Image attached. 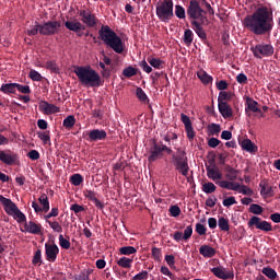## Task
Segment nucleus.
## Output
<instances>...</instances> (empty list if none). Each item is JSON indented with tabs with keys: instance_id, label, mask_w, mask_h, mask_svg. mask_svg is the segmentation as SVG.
<instances>
[{
	"instance_id": "1a4fd4ad",
	"label": "nucleus",
	"mask_w": 280,
	"mask_h": 280,
	"mask_svg": "<svg viewBox=\"0 0 280 280\" xmlns=\"http://www.w3.org/2000/svg\"><path fill=\"white\" fill-rule=\"evenodd\" d=\"M186 12L189 19H192V21H198V19L203 21L205 15L202 14H206V11L200 8V2H198V0H190Z\"/></svg>"
},
{
	"instance_id": "6e6552de",
	"label": "nucleus",
	"mask_w": 280,
	"mask_h": 280,
	"mask_svg": "<svg viewBox=\"0 0 280 280\" xmlns=\"http://www.w3.org/2000/svg\"><path fill=\"white\" fill-rule=\"evenodd\" d=\"M250 51L254 54V58L261 60V58H270L275 55V47L272 44H258L250 48Z\"/></svg>"
},
{
	"instance_id": "58836bf2",
	"label": "nucleus",
	"mask_w": 280,
	"mask_h": 280,
	"mask_svg": "<svg viewBox=\"0 0 280 280\" xmlns=\"http://www.w3.org/2000/svg\"><path fill=\"white\" fill-rule=\"evenodd\" d=\"M75 126V116L69 115L63 119V128L71 130Z\"/></svg>"
},
{
	"instance_id": "a878e982",
	"label": "nucleus",
	"mask_w": 280,
	"mask_h": 280,
	"mask_svg": "<svg viewBox=\"0 0 280 280\" xmlns=\"http://www.w3.org/2000/svg\"><path fill=\"white\" fill-rule=\"evenodd\" d=\"M207 176L208 178H211V180H220L222 179V173H220V170L215 166H207Z\"/></svg>"
},
{
	"instance_id": "c9c22d12",
	"label": "nucleus",
	"mask_w": 280,
	"mask_h": 280,
	"mask_svg": "<svg viewBox=\"0 0 280 280\" xmlns=\"http://www.w3.org/2000/svg\"><path fill=\"white\" fill-rule=\"evenodd\" d=\"M218 226L221 231H230L231 230V225H229V219L221 217L218 220Z\"/></svg>"
},
{
	"instance_id": "423d86ee",
	"label": "nucleus",
	"mask_w": 280,
	"mask_h": 280,
	"mask_svg": "<svg viewBox=\"0 0 280 280\" xmlns=\"http://www.w3.org/2000/svg\"><path fill=\"white\" fill-rule=\"evenodd\" d=\"M0 203L4 207L5 213L8 215H13L14 220L18 222H25L27 220L25 214L19 210V207L12 199H8L3 197V195H0Z\"/></svg>"
},
{
	"instance_id": "a211bd4d",
	"label": "nucleus",
	"mask_w": 280,
	"mask_h": 280,
	"mask_svg": "<svg viewBox=\"0 0 280 280\" xmlns=\"http://www.w3.org/2000/svg\"><path fill=\"white\" fill-rule=\"evenodd\" d=\"M88 141L91 142H97V141H104L108 135L106 133V130L104 129H93L88 133Z\"/></svg>"
},
{
	"instance_id": "0eeeda50",
	"label": "nucleus",
	"mask_w": 280,
	"mask_h": 280,
	"mask_svg": "<svg viewBox=\"0 0 280 280\" xmlns=\"http://www.w3.org/2000/svg\"><path fill=\"white\" fill-rule=\"evenodd\" d=\"M163 152L172 154V148L163 144V142H158L156 139H153L152 147L149 150L148 161L149 163H154L159 159H163Z\"/></svg>"
},
{
	"instance_id": "a19ab883",
	"label": "nucleus",
	"mask_w": 280,
	"mask_h": 280,
	"mask_svg": "<svg viewBox=\"0 0 280 280\" xmlns=\"http://www.w3.org/2000/svg\"><path fill=\"white\" fill-rule=\"evenodd\" d=\"M33 266H40L43 264V252L37 249L32 259Z\"/></svg>"
},
{
	"instance_id": "393cba45",
	"label": "nucleus",
	"mask_w": 280,
	"mask_h": 280,
	"mask_svg": "<svg viewBox=\"0 0 280 280\" xmlns=\"http://www.w3.org/2000/svg\"><path fill=\"white\" fill-rule=\"evenodd\" d=\"M259 103H257V101L247 97L246 100V108H245V113L248 115V110H250V113H261V108L257 107Z\"/></svg>"
},
{
	"instance_id": "ddd939ff",
	"label": "nucleus",
	"mask_w": 280,
	"mask_h": 280,
	"mask_svg": "<svg viewBox=\"0 0 280 280\" xmlns=\"http://www.w3.org/2000/svg\"><path fill=\"white\" fill-rule=\"evenodd\" d=\"M79 16H81V21L86 27H95L97 25V18L91 11L81 10Z\"/></svg>"
},
{
	"instance_id": "4d7b16f0",
	"label": "nucleus",
	"mask_w": 280,
	"mask_h": 280,
	"mask_svg": "<svg viewBox=\"0 0 280 280\" xmlns=\"http://www.w3.org/2000/svg\"><path fill=\"white\" fill-rule=\"evenodd\" d=\"M136 73H137V68H132L130 66L122 70V75H125V78H133Z\"/></svg>"
},
{
	"instance_id": "9d476101",
	"label": "nucleus",
	"mask_w": 280,
	"mask_h": 280,
	"mask_svg": "<svg viewBox=\"0 0 280 280\" xmlns=\"http://www.w3.org/2000/svg\"><path fill=\"white\" fill-rule=\"evenodd\" d=\"M40 36H55L60 32V27H62L61 21H48L44 24H40Z\"/></svg>"
},
{
	"instance_id": "72a5a7b5",
	"label": "nucleus",
	"mask_w": 280,
	"mask_h": 280,
	"mask_svg": "<svg viewBox=\"0 0 280 280\" xmlns=\"http://www.w3.org/2000/svg\"><path fill=\"white\" fill-rule=\"evenodd\" d=\"M136 96L138 97L139 102H143V104H150V98L148 94L141 88L136 89Z\"/></svg>"
},
{
	"instance_id": "f8f14e48",
	"label": "nucleus",
	"mask_w": 280,
	"mask_h": 280,
	"mask_svg": "<svg viewBox=\"0 0 280 280\" xmlns=\"http://www.w3.org/2000/svg\"><path fill=\"white\" fill-rule=\"evenodd\" d=\"M63 25L69 30V32H74L79 38L84 36V30H86V25L82 24L80 21H66Z\"/></svg>"
},
{
	"instance_id": "7ed1b4c3",
	"label": "nucleus",
	"mask_w": 280,
	"mask_h": 280,
	"mask_svg": "<svg viewBox=\"0 0 280 280\" xmlns=\"http://www.w3.org/2000/svg\"><path fill=\"white\" fill-rule=\"evenodd\" d=\"M98 38L100 40H103V43L113 49L115 54H124L125 45L124 40L110 26L108 25H102L98 31Z\"/></svg>"
},
{
	"instance_id": "f257e3e1",
	"label": "nucleus",
	"mask_w": 280,
	"mask_h": 280,
	"mask_svg": "<svg viewBox=\"0 0 280 280\" xmlns=\"http://www.w3.org/2000/svg\"><path fill=\"white\" fill-rule=\"evenodd\" d=\"M243 27L255 36L270 34L275 30L272 9L266 5L258 7L252 14L244 18Z\"/></svg>"
},
{
	"instance_id": "49530a36",
	"label": "nucleus",
	"mask_w": 280,
	"mask_h": 280,
	"mask_svg": "<svg viewBox=\"0 0 280 280\" xmlns=\"http://www.w3.org/2000/svg\"><path fill=\"white\" fill-rule=\"evenodd\" d=\"M249 213H254V215H261V213H264V208L257 203H252L249 206Z\"/></svg>"
},
{
	"instance_id": "b1692460",
	"label": "nucleus",
	"mask_w": 280,
	"mask_h": 280,
	"mask_svg": "<svg viewBox=\"0 0 280 280\" xmlns=\"http://www.w3.org/2000/svg\"><path fill=\"white\" fill-rule=\"evenodd\" d=\"M199 253L205 257L206 259H211V257H215V248L209 246V245H201L199 248Z\"/></svg>"
},
{
	"instance_id": "4c0bfd02",
	"label": "nucleus",
	"mask_w": 280,
	"mask_h": 280,
	"mask_svg": "<svg viewBox=\"0 0 280 280\" xmlns=\"http://www.w3.org/2000/svg\"><path fill=\"white\" fill-rule=\"evenodd\" d=\"M261 272L265 275V277H268V279L271 280H275L278 277L277 271L270 267H264Z\"/></svg>"
},
{
	"instance_id": "774afa93",
	"label": "nucleus",
	"mask_w": 280,
	"mask_h": 280,
	"mask_svg": "<svg viewBox=\"0 0 280 280\" xmlns=\"http://www.w3.org/2000/svg\"><path fill=\"white\" fill-rule=\"evenodd\" d=\"M145 279H148V271H145V270H143V271L137 273V275L132 278V280H145Z\"/></svg>"
},
{
	"instance_id": "20e7f679",
	"label": "nucleus",
	"mask_w": 280,
	"mask_h": 280,
	"mask_svg": "<svg viewBox=\"0 0 280 280\" xmlns=\"http://www.w3.org/2000/svg\"><path fill=\"white\" fill-rule=\"evenodd\" d=\"M172 163L182 176H189V160L187 159V152L183 149H177L176 154L172 155Z\"/></svg>"
},
{
	"instance_id": "aec40b11",
	"label": "nucleus",
	"mask_w": 280,
	"mask_h": 280,
	"mask_svg": "<svg viewBox=\"0 0 280 280\" xmlns=\"http://www.w3.org/2000/svg\"><path fill=\"white\" fill-rule=\"evenodd\" d=\"M217 185L221 187V189H229L230 191H240V183L231 182V180H219Z\"/></svg>"
},
{
	"instance_id": "6ab92c4d",
	"label": "nucleus",
	"mask_w": 280,
	"mask_h": 280,
	"mask_svg": "<svg viewBox=\"0 0 280 280\" xmlns=\"http://www.w3.org/2000/svg\"><path fill=\"white\" fill-rule=\"evenodd\" d=\"M0 161L4 165H14L19 161V155L16 153L8 154L4 151H0Z\"/></svg>"
},
{
	"instance_id": "5fc2aeb1",
	"label": "nucleus",
	"mask_w": 280,
	"mask_h": 280,
	"mask_svg": "<svg viewBox=\"0 0 280 280\" xmlns=\"http://www.w3.org/2000/svg\"><path fill=\"white\" fill-rule=\"evenodd\" d=\"M48 224L54 233H62V225L58 221H48Z\"/></svg>"
},
{
	"instance_id": "2f4dec72",
	"label": "nucleus",
	"mask_w": 280,
	"mask_h": 280,
	"mask_svg": "<svg viewBox=\"0 0 280 280\" xmlns=\"http://www.w3.org/2000/svg\"><path fill=\"white\" fill-rule=\"evenodd\" d=\"M38 202L39 205H42V211H44V213H47L49 211V197H47V194H43L38 198Z\"/></svg>"
},
{
	"instance_id": "a18cd8bd",
	"label": "nucleus",
	"mask_w": 280,
	"mask_h": 280,
	"mask_svg": "<svg viewBox=\"0 0 280 280\" xmlns=\"http://www.w3.org/2000/svg\"><path fill=\"white\" fill-rule=\"evenodd\" d=\"M38 139L43 141L44 145H47V143H51V137L49 136V131H43L37 133Z\"/></svg>"
},
{
	"instance_id": "864d4df0",
	"label": "nucleus",
	"mask_w": 280,
	"mask_h": 280,
	"mask_svg": "<svg viewBox=\"0 0 280 280\" xmlns=\"http://www.w3.org/2000/svg\"><path fill=\"white\" fill-rule=\"evenodd\" d=\"M28 78H31L33 82H43V75L39 74V72L36 70H31L28 73Z\"/></svg>"
},
{
	"instance_id": "7c9ffc66",
	"label": "nucleus",
	"mask_w": 280,
	"mask_h": 280,
	"mask_svg": "<svg viewBox=\"0 0 280 280\" xmlns=\"http://www.w3.org/2000/svg\"><path fill=\"white\" fill-rule=\"evenodd\" d=\"M197 78L201 80L202 84H211V82H213V77L209 75L205 70H199L197 72Z\"/></svg>"
},
{
	"instance_id": "473e14b6",
	"label": "nucleus",
	"mask_w": 280,
	"mask_h": 280,
	"mask_svg": "<svg viewBox=\"0 0 280 280\" xmlns=\"http://www.w3.org/2000/svg\"><path fill=\"white\" fill-rule=\"evenodd\" d=\"M183 40L184 45L191 47V43H194V32L189 28L185 30Z\"/></svg>"
},
{
	"instance_id": "79ce46f5",
	"label": "nucleus",
	"mask_w": 280,
	"mask_h": 280,
	"mask_svg": "<svg viewBox=\"0 0 280 280\" xmlns=\"http://www.w3.org/2000/svg\"><path fill=\"white\" fill-rule=\"evenodd\" d=\"M46 69L52 73H60V68L58 67V63H56V60L47 61Z\"/></svg>"
},
{
	"instance_id": "4468645a",
	"label": "nucleus",
	"mask_w": 280,
	"mask_h": 280,
	"mask_svg": "<svg viewBox=\"0 0 280 280\" xmlns=\"http://www.w3.org/2000/svg\"><path fill=\"white\" fill-rule=\"evenodd\" d=\"M45 253H46V259L47 261H50L51 264H54V261H56V259H58V253H60V248H58V245L56 244H49L46 243L45 244Z\"/></svg>"
},
{
	"instance_id": "8fccbe9b",
	"label": "nucleus",
	"mask_w": 280,
	"mask_h": 280,
	"mask_svg": "<svg viewBox=\"0 0 280 280\" xmlns=\"http://www.w3.org/2000/svg\"><path fill=\"white\" fill-rule=\"evenodd\" d=\"M40 23L35 22V25L26 31L27 36H36L37 34H40Z\"/></svg>"
},
{
	"instance_id": "bf43d9fd",
	"label": "nucleus",
	"mask_w": 280,
	"mask_h": 280,
	"mask_svg": "<svg viewBox=\"0 0 280 280\" xmlns=\"http://www.w3.org/2000/svg\"><path fill=\"white\" fill-rule=\"evenodd\" d=\"M183 240L185 242H187V240H189L191 237V235H194V226L188 225L185 230H184V234H183Z\"/></svg>"
},
{
	"instance_id": "dca6fc26",
	"label": "nucleus",
	"mask_w": 280,
	"mask_h": 280,
	"mask_svg": "<svg viewBox=\"0 0 280 280\" xmlns=\"http://www.w3.org/2000/svg\"><path fill=\"white\" fill-rule=\"evenodd\" d=\"M24 232L31 233V235H40L43 233V225L40 223H36L34 221H24Z\"/></svg>"
},
{
	"instance_id": "09e8293b",
	"label": "nucleus",
	"mask_w": 280,
	"mask_h": 280,
	"mask_svg": "<svg viewBox=\"0 0 280 280\" xmlns=\"http://www.w3.org/2000/svg\"><path fill=\"white\" fill-rule=\"evenodd\" d=\"M120 255H135L137 253V249L135 246H124L119 248Z\"/></svg>"
},
{
	"instance_id": "f03ea898",
	"label": "nucleus",
	"mask_w": 280,
	"mask_h": 280,
	"mask_svg": "<svg viewBox=\"0 0 280 280\" xmlns=\"http://www.w3.org/2000/svg\"><path fill=\"white\" fill-rule=\"evenodd\" d=\"M73 72L83 86L100 89V86L104 85L102 77L91 66H77Z\"/></svg>"
},
{
	"instance_id": "f704fd0d",
	"label": "nucleus",
	"mask_w": 280,
	"mask_h": 280,
	"mask_svg": "<svg viewBox=\"0 0 280 280\" xmlns=\"http://www.w3.org/2000/svg\"><path fill=\"white\" fill-rule=\"evenodd\" d=\"M132 258H128V257H121L120 259H118L116 261L117 266H119L120 268H132Z\"/></svg>"
},
{
	"instance_id": "2eb2a0df",
	"label": "nucleus",
	"mask_w": 280,
	"mask_h": 280,
	"mask_svg": "<svg viewBox=\"0 0 280 280\" xmlns=\"http://www.w3.org/2000/svg\"><path fill=\"white\" fill-rule=\"evenodd\" d=\"M210 272H212V275H214V277H217L218 279H222V280L235 279V273H233V271L226 270L223 267H214L210 269Z\"/></svg>"
},
{
	"instance_id": "37998d69",
	"label": "nucleus",
	"mask_w": 280,
	"mask_h": 280,
	"mask_svg": "<svg viewBox=\"0 0 280 280\" xmlns=\"http://www.w3.org/2000/svg\"><path fill=\"white\" fill-rule=\"evenodd\" d=\"M15 91H19V93H22L23 95H30V93H32L30 85H23L20 83H15Z\"/></svg>"
},
{
	"instance_id": "cd10ccee",
	"label": "nucleus",
	"mask_w": 280,
	"mask_h": 280,
	"mask_svg": "<svg viewBox=\"0 0 280 280\" xmlns=\"http://www.w3.org/2000/svg\"><path fill=\"white\" fill-rule=\"evenodd\" d=\"M224 171L226 172L225 178L230 182L237 180V176L240 175V171L233 168L231 165H226L224 167Z\"/></svg>"
},
{
	"instance_id": "6e6d98bb",
	"label": "nucleus",
	"mask_w": 280,
	"mask_h": 280,
	"mask_svg": "<svg viewBox=\"0 0 280 280\" xmlns=\"http://www.w3.org/2000/svg\"><path fill=\"white\" fill-rule=\"evenodd\" d=\"M91 272L89 270H82L79 275L73 276V280H89Z\"/></svg>"
},
{
	"instance_id": "39448f33",
	"label": "nucleus",
	"mask_w": 280,
	"mask_h": 280,
	"mask_svg": "<svg viewBox=\"0 0 280 280\" xmlns=\"http://www.w3.org/2000/svg\"><path fill=\"white\" fill-rule=\"evenodd\" d=\"M156 16L162 23H170L174 19V1L164 0L156 4L155 8Z\"/></svg>"
},
{
	"instance_id": "e2e57ef3",
	"label": "nucleus",
	"mask_w": 280,
	"mask_h": 280,
	"mask_svg": "<svg viewBox=\"0 0 280 280\" xmlns=\"http://www.w3.org/2000/svg\"><path fill=\"white\" fill-rule=\"evenodd\" d=\"M186 133H187V138L189 139V141L194 140V137H196V131H194V126L190 125L188 127H185Z\"/></svg>"
},
{
	"instance_id": "412c9836",
	"label": "nucleus",
	"mask_w": 280,
	"mask_h": 280,
	"mask_svg": "<svg viewBox=\"0 0 280 280\" xmlns=\"http://www.w3.org/2000/svg\"><path fill=\"white\" fill-rule=\"evenodd\" d=\"M259 187L260 196H262V198H272V196H275V187L268 186V183L260 182Z\"/></svg>"
},
{
	"instance_id": "de8ad7c7",
	"label": "nucleus",
	"mask_w": 280,
	"mask_h": 280,
	"mask_svg": "<svg viewBox=\"0 0 280 280\" xmlns=\"http://www.w3.org/2000/svg\"><path fill=\"white\" fill-rule=\"evenodd\" d=\"M59 246L61 248H65V250H69L71 248V242L67 238H65V236L62 234L59 235Z\"/></svg>"
},
{
	"instance_id": "c03bdc74",
	"label": "nucleus",
	"mask_w": 280,
	"mask_h": 280,
	"mask_svg": "<svg viewBox=\"0 0 280 280\" xmlns=\"http://www.w3.org/2000/svg\"><path fill=\"white\" fill-rule=\"evenodd\" d=\"M215 189H218V187H215V184H213L211 182L205 183L202 185V191L205 194H213L215 191Z\"/></svg>"
},
{
	"instance_id": "ea45409f",
	"label": "nucleus",
	"mask_w": 280,
	"mask_h": 280,
	"mask_svg": "<svg viewBox=\"0 0 280 280\" xmlns=\"http://www.w3.org/2000/svg\"><path fill=\"white\" fill-rule=\"evenodd\" d=\"M70 183L71 185H74V187H79V185H82V183H84V177H82L81 174H73L70 177Z\"/></svg>"
},
{
	"instance_id": "e433bc0d",
	"label": "nucleus",
	"mask_w": 280,
	"mask_h": 280,
	"mask_svg": "<svg viewBox=\"0 0 280 280\" xmlns=\"http://www.w3.org/2000/svg\"><path fill=\"white\" fill-rule=\"evenodd\" d=\"M231 93L221 91L218 96V104H226V102H231Z\"/></svg>"
},
{
	"instance_id": "13d9d810",
	"label": "nucleus",
	"mask_w": 280,
	"mask_h": 280,
	"mask_svg": "<svg viewBox=\"0 0 280 280\" xmlns=\"http://www.w3.org/2000/svg\"><path fill=\"white\" fill-rule=\"evenodd\" d=\"M175 16H177V19H185V8H183V5H175Z\"/></svg>"
},
{
	"instance_id": "5701e85b",
	"label": "nucleus",
	"mask_w": 280,
	"mask_h": 280,
	"mask_svg": "<svg viewBox=\"0 0 280 280\" xmlns=\"http://www.w3.org/2000/svg\"><path fill=\"white\" fill-rule=\"evenodd\" d=\"M241 148L242 150H245V152H249V154H255V152L259 150L257 144H255V142H253L250 139H244L241 142Z\"/></svg>"
},
{
	"instance_id": "c756f323",
	"label": "nucleus",
	"mask_w": 280,
	"mask_h": 280,
	"mask_svg": "<svg viewBox=\"0 0 280 280\" xmlns=\"http://www.w3.org/2000/svg\"><path fill=\"white\" fill-rule=\"evenodd\" d=\"M147 61L153 69H163L165 67V61L161 60V58L149 57Z\"/></svg>"
},
{
	"instance_id": "052dcab7",
	"label": "nucleus",
	"mask_w": 280,
	"mask_h": 280,
	"mask_svg": "<svg viewBox=\"0 0 280 280\" xmlns=\"http://www.w3.org/2000/svg\"><path fill=\"white\" fill-rule=\"evenodd\" d=\"M164 259L168 267L176 268V258L174 255H166Z\"/></svg>"
},
{
	"instance_id": "bb28decb",
	"label": "nucleus",
	"mask_w": 280,
	"mask_h": 280,
	"mask_svg": "<svg viewBox=\"0 0 280 280\" xmlns=\"http://www.w3.org/2000/svg\"><path fill=\"white\" fill-rule=\"evenodd\" d=\"M191 25L194 26L197 36H199L201 40H207V32L202 28V24L198 21H192Z\"/></svg>"
},
{
	"instance_id": "338daca9",
	"label": "nucleus",
	"mask_w": 280,
	"mask_h": 280,
	"mask_svg": "<svg viewBox=\"0 0 280 280\" xmlns=\"http://www.w3.org/2000/svg\"><path fill=\"white\" fill-rule=\"evenodd\" d=\"M232 205H237V200H235V197H229L223 200V207H232Z\"/></svg>"
},
{
	"instance_id": "3c124183",
	"label": "nucleus",
	"mask_w": 280,
	"mask_h": 280,
	"mask_svg": "<svg viewBox=\"0 0 280 280\" xmlns=\"http://www.w3.org/2000/svg\"><path fill=\"white\" fill-rule=\"evenodd\" d=\"M222 130V128L220 127V125L212 122L208 126V131L210 135H220V131Z\"/></svg>"
},
{
	"instance_id": "c85d7f7f",
	"label": "nucleus",
	"mask_w": 280,
	"mask_h": 280,
	"mask_svg": "<svg viewBox=\"0 0 280 280\" xmlns=\"http://www.w3.org/2000/svg\"><path fill=\"white\" fill-rule=\"evenodd\" d=\"M0 91L7 95L16 93V83H3Z\"/></svg>"
},
{
	"instance_id": "f3484780",
	"label": "nucleus",
	"mask_w": 280,
	"mask_h": 280,
	"mask_svg": "<svg viewBox=\"0 0 280 280\" xmlns=\"http://www.w3.org/2000/svg\"><path fill=\"white\" fill-rule=\"evenodd\" d=\"M39 110L40 113H44V115H56V113H60V107L48 103L47 101H42L39 104Z\"/></svg>"
},
{
	"instance_id": "0e129e2a",
	"label": "nucleus",
	"mask_w": 280,
	"mask_h": 280,
	"mask_svg": "<svg viewBox=\"0 0 280 280\" xmlns=\"http://www.w3.org/2000/svg\"><path fill=\"white\" fill-rule=\"evenodd\" d=\"M170 213L173 218H178L180 215V207L178 206H171L170 207Z\"/></svg>"
},
{
	"instance_id": "9b49d317",
	"label": "nucleus",
	"mask_w": 280,
	"mask_h": 280,
	"mask_svg": "<svg viewBox=\"0 0 280 280\" xmlns=\"http://www.w3.org/2000/svg\"><path fill=\"white\" fill-rule=\"evenodd\" d=\"M249 229H253V226H256L259 231H265V233H269V231H272V224L268 221L261 220V218L254 215L249 219L247 223Z\"/></svg>"
},
{
	"instance_id": "603ef678",
	"label": "nucleus",
	"mask_w": 280,
	"mask_h": 280,
	"mask_svg": "<svg viewBox=\"0 0 280 280\" xmlns=\"http://www.w3.org/2000/svg\"><path fill=\"white\" fill-rule=\"evenodd\" d=\"M151 255L154 261H161V257H163V254L161 252V248L159 247H152Z\"/></svg>"
},
{
	"instance_id": "4be33fe9",
	"label": "nucleus",
	"mask_w": 280,
	"mask_h": 280,
	"mask_svg": "<svg viewBox=\"0 0 280 280\" xmlns=\"http://www.w3.org/2000/svg\"><path fill=\"white\" fill-rule=\"evenodd\" d=\"M218 107L219 113L224 119H230V117H233V108H231V105H229V103H218Z\"/></svg>"
},
{
	"instance_id": "680f3d73",
	"label": "nucleus",
	"mask_w": 280,
	"mask_h": 280,
	"mask_svg": "<svg viewBox=\"0 0 280 280\" xmlns=\"http://www.w3.org/2000/svg\"><path fill=\"white\" fill-rule=\"evenodd\" d=\"M238 194H243V196H253V189L246 185H241Z\"/></svg>"
},
{
	"instance_id": "69168bd1",
	"label": "nucleus",
	"mask_w": 280,
	"mask_h": 280,
	"mask_svg": "<svg viewBox=\"0 0 280 280\" xmlns=\"http://www.w3.org/2000/svg\"><path fill=\"white\" fill-rule=\"evenodd\" d=\"M83 196L88 199V200H93V198L97 197V192H95L94 190H84L83 191Z\"/></svg>"
}]
</instances>
